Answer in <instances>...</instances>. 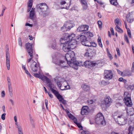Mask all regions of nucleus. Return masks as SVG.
<instances>
[{
    "mask_svg": "<svg viewBox=\"0 0 134 134\" xmlns=\"http://www.w3.org/2000/svg\"><path fill=\"white\" fill-rule=\"evenodd\" d=\"M65 57L67 63L64 61L59 59L55 62L54 63L62 67L66 66L67 64H69L73 60L75 59V53L73 51H71L70 52L65 54Z\"/></svg>",
    "mask_w": 134,
    "mask_h": 134,
    "instance_id": "nucleus-1",
    "label": "nucleus"
},
{
    "mask_svg": "<svg viewBox=\"0 0 134 134\" xmlns=\"http://www.w3.org/2000/svg\"><path fill=\"white\" fill-rule=\"evenodd\" d=\"M95 120L96 123L98 125H104L105 124L104 116L101 113H99L95 116Z\"/></svg>",
    "mask_w": 134,
    "mask_h": 134,
    "instance_id": "nucleus-2",
    "label": "nucleus"
},
{
    "mask_svg": "<svg viewBox=\"0 0 134 134\" xmlns=\"http://www.w3.org/2000/svg\"><path fill=\"white\" fill-rule=\"evenodd\" d=\"M26 48V50L29 55L30 56L31 58L29 59H27V62L28 63H29L32 60V61L33 62L34 60L32 59L33 58V49L32 48V44L28 42L26 43L25 44Z\"/></svg>",
    "mask_w": 134,
    "mask_h": 134,
    "instance_id": "nucleus-3",
    "label": "nucleus"
},
{
    "mask_svg": "<svg viewBox=\"0 0 134 134\" xmlns=\"http://www.w3.org/2000/svg\"><path fill=\"white\" fill-rule=\"evenodd\" d=\"M125 115V114H122L119 116L115 121L120 125H125L127 122V119Z\"/></svg>",
    "mask_w": 134,
    "mask_h": 134,
    "instance_id": "nucleus-4",
    "label": "nucleus"
},
{
    "mask_svg": "<svg viewBox=\"0 0 134 134\" xmlns=\"http://www.w3.org/2000/svg\"><path fill=\"white\" fill-rule=\"evenodd\" d=\"M69 65L74 69L77 70L78 69L79 66H83V63L82 62L76 60L74 59V60H73Z\"/></svg>",
    "mask_w": 134,
    "mask_h": 134,
    "instance_id": "nucleus-5",
    "label": "nucleus"
},
{
    "mask_svg": "<svg viewBox=\"0 0 134 134\" xmlns=\"http://www.w3.org/2000/svg\"><path fill=\"white\" fill-rule=\"evenodd\" d=\"M112 102V99L109 96L105 98L104 100V104L102 103L101 106L102 108H105L109 107L111 104Z\"/></svg>",
    "mask_w": 134,
    "mask_h": 134,
    "instance_id": "nucleus-6",
    "label": "nucleus"
},
{
    "mask_svg": "<svg viewBox=\"0 0 134 134\" xmlns=\"http://www.w3.org/2000/svg\"><path fill=\"white\" fill-rule=\"evenodd\" d=\"M37 7L39 11L44 13L46 11L48 6L45 3H42L37 5Z\"/></svg>",
    "mask_w": 134,
    "mask_h": 134,
    "instance_id": "nucleus-7",
    "label": "nucleus"
},
{
    "mask_svg": "<svg viewBox=\"0 0 134 134\" xmlns=\"http://www.w3.org/2000/svg\"><path fill=\"white\" fill-rule=\"evenodd\" d=\"M60 41L61 43L62 44H63V51L65 52H68L70 51V49H73L70 46L68 42L66 41Z\"/></svg>",
    "mask_w": 134,
    "mask_h": 134,
    "instance_id": "nucleus-8",
    "label": "nucleus"
},
{
    "mask_svg": "<svg viewBox=\"0 0 134 134\" xmlns=\"http://www.w3.org/2000/svg\"><path fill=\"white\" fill-rule=\"evenodd\" d=\"M80 39V41L82 44L85 46L89 47L91 45V44H90V45L87 44L86 43H87L86 40V37L84 35H79L77 37V40Z\"/></svg>",
    "mask_w": 134,
    "mask_h": 134,
    "instance_id": "nucleus-9",
    "label": "nucleus"
},
{
    "mask_svg": "<svg viewBox=\"0 0 134 134\" xmlns=\"http://www.w3.org/2000/svg\"><path fill=\"white\" fill-rule=\"evenodd\" d=\"M105 79H107L108 80L111 79L113 77V73L110 70H105L104 74Z\"/></svg>",
    "mask_w": 134,
    "mask_h": 134,
    "instance_id": "nucleus-10",
    "label": "nucleus"
},
{
    "mask_svg": "<svg viewBox=\"0 0 134 134\" xmlns=\"http://www.w3.org/2000/svg\"><path fill=\"white\" fill-rule=\"evenodd\" d=\"M73 27L72 24L66 22L64 24L63 26L61 28V30L62 31L65 32L68 30H70Z\"/></svg>",
    "mask_w": 134,
    "mask_h": 134,
    "instance_id": "nucleus-11",
    "label": "nucleus"
},
{
    "mask_svg": "<svg viewBox=\"0 0 134 134\" xmlns=\"http://www.w3.org/2000/svg\"><path fill=\"white\" fill-rule=\"evenodd\" d=\"M30 67L31 70L34 72H36L38 71V69L40 68L39 65L37 64L35 61L32 62L31 64Z\"/></svg>",
    "mask_w": 134,
    "mask_h": 134,
    "instance_id": "nucleus-12",
    "label": "nucleus"
},
{
    "mask_svg": "<svg viewBox=\"0 0 134 134\" xmlns=\"http://www.w3.org/2000/svg\"><path fill=\"white\" fill-rule=\"evenodd\" d=\"M89 28L88 26L86 25H83L80 26L77 29L78 32H83L87 31Z\"/></svg>",
    "mask_w": 134,
    "mask_h": 134,
    "instance_id": "nucleus-13",
    "label": "nucleus"
},
{
    "mask_svg": "<svg viewBox=\"0 0 134 134\" xmlns=\"http://www.w3.org/2000/svg\"><path fill=\"white\" fill-rule=\"evenodd\" d=\"M125 104L127 106L131 107L132 105V103L131 98L129 97H126L124 99Z\"/></svg>",
    "mask_w": 134,
    "mask_h": 134,
    "instance_id": "nucleus-14",
    "label": "nucleus"
},
{
    "mask_svg": "<svg viewBox=\"0 0 134 134\" xmlns=\"http://www.w3.org/2000/svg\"><path fill=\"white\" fill-rule=\"evenodd\" d=\"M6 57L7 67L8 70H9L10 69V62L9 54L7 51H6Z\"/></svg>",
    "mask_w": 134,
    "mask_h": 134,
    "instance_id": "nucleus-15",
    "label": "nucleus"
},
{
    "mask_svg": "<svg viewBox=\"0 0 134 134\" xmlns=\"http://www.w3.org/2000/svg\"><path fill=\"white\" fill-rule=\"evenodd\" d=\"M77 41L75 39H73L68 41L69 44L73 49L76 47V44H77Z\"/></svg>",
    "mask_w": 134,
    "mask_h": 134,
    "instance_id": "nucleus-16",
    "label": "nucleus"
},
{
    "mask_svg": "<svg viewBox=\"0 0 134 134\" xmlns=\"http://www.w3.org/2000/svg\"><path fill=\"white\" fill-rule=\"evenodd\" d=\"M129 124L130 126L128 129L129 132L128 134H132V132L134 128V121L133 122L129 121Z\"/></svg>",
    "mask_w": 134,
    "mask_h": 134,
    "instance_id": "nucleus-17",
    "label": "nucleus"
},
{
    "mask_svg": "<svg viewBox=\"0 0 134 134\" xmlns=\"http://www.w3.org/2000/svg\"><path fill=\"white\" fill-rule=\"evenodd\" d=\"M74 39L73 38H72L71 35H68L67 34V37H64V38H61L60 39V41H66L68 42L69 41L71 40Z\"/></svg>",
    "mask_w": 134,
    "mask_h": 134,
    "instance_id": "nucleus-18",
    "label": "nucleus"
},
{
    "mask_svg": "<svg viewBox=\"0 0 134 134\" xmlns=\"http://www.w3.org/2000/svg\"><path fill=\"white\" fill-rule=\"evenodd\" d=\"M86 68L91 69L92 67V62L90 60H86L83 63Z\"/></svg>",
    "mask_w": 134,
    "mask_h": 134,
    "instance_id": "nucleus-19",
    "label": "nucleus"
},
{
    "mask_svg": "<svg viewBox=\"0 0 134 134\" xmlns=\"http://www.w3.org/2000/svg\"><path fill=\"white\" fill-rule=\"evenodd\" d=\"M84 56L88 58L91 59L92 57V53L89 51H87L85 54Z\"/></svg>",
    "mask_w": 134,
    "mask_h": 134,
    "instance_id": "nucleus-20",
    "label": "nucleus"
},
{
    "mask_svg": "<svg viewBox=\"0 0 134 134\" xmlns=\"http://www.w3.org/2000/svg\"><path fill=\"white\" fill-rule=\"evenodd\" d=\"M81 2L84 9H86L87 8V3L86 0H81Z\"/></svg>",
    "mask_w": 134,
    "mask_h": 134,
    "instance_id": "nucleus-21",
    "label": "nucleus"
},
{
    "mask_svg": "<svg viewBox=\"0 0 134 134\" xmlns=\"http://www.w3.org/2000/svg\"><path fill=\"white\" fill-rule=\"evenodd\" d=\"M81 87L83 90L86 91H88L90 89V86L88 85H86L85 84L82 85Z\"/></svg>",
    "mask_w": 134,
    "mask_h": 134,
    "instance_id": "nucleus-22",
    "label": "nucleus"
},
{
    "mask_svg": "<svg viewBox=\"0 0 134 134\" xmlns=\"http://www.w3.org/2000/svg\"><path fill=\"white\" fill-rule=\"evenodd\" d=\"M127 112L129 115L130 116L134 114V109L133 108H130L128 110Z\"/></svg>",
    "mask_w": 134,
    "mask_h": 134,
    "instance_id": "nucleus-23",
    "label": "nucleus"
},
{
    "mask_svg": "<svg viewBox=\"0 0 134 134\" xmlns=\"http://www.w3.org/2000/svg\"><path fill=\"white\" fill-rule=\"evenodd\" d=\"M69 118L74 121V122L77 121V119L71 113H70L68 115Z\"/></svg>",
    "mask_w": 134,
    "mask_h": 134,
    "instance_id": "nucleus-24",
    "label": "nucleus"
},
{
    "mask_svg": "<svg viewBox=\"0 0 134 134\" xmlns=\"http://www.w3.org/2000/svg\"><path fill=\"white\" fill-rule=\"evenodd\" d=\"M113 117L115 121L117 120V119L120 116L118 114V112H114L113 114Z\"/></svg>",
    "mask_w": 134,
    "mask_h": 134,
    "instance_id": "nucleus-25",
    "label": "nucleus"
},
{
    "mask_svg": "<svg viewBox=\"0 0 134 134\" xmlns=\"http://www.w3.org/2000/svg\"><path fill=\"white\" fill-rule=\"evenodd\" d=\"M127 21L129 23H131L133 21V19H132L130 15H127L126 17Z\"/></svg>",
    "mask_w": 134,
    "mask_h": 134,
    "instance_id": "nucleus-26",
    "label": "nucleus"
},
{
    "mask_svg": "<svg viewBox=\"0 0 134 134\" xmlns=\"http://www.w3.org/2000/svg\"><path fill=\"white\" fill-rule=\"evenodd\" d=\"M47 84H48V87L50 88V90H51V89L53 88H54V87H53L54 85L52 83L50 79L49 80V81H48L47 82Z\"/></svg>",
    "mask_w": 134,
    "mask_h": 134,
    "instance_id": "nucleus-27",
    "label": "nucleus"
},
{
    "mask_svg": "<svg viewBox=\"0 0 134 134\" xmlns=\"http://www.w3.org/2000/svg\"><path fill=\"white\" fill-rule=\"evenodd\" d=\"M51 91L53 92V93L54 94L56 97L60 94L58 92L54 89L53 88L51 89Z\"/></svg>",
    "mask_w": 134,
    "mask_h": 134,
    "instance_id": "nucleus-28",
    "label": "nucleus"
},
{
    "mask_svg": "<svg viewBox=\"0 0 134 134\" xmlns=\"http://www.w3.org/2000/svg\"><path fill=\"white\" fill-rule=\"evenodd\" d=\"M40 78H41L42 80L45 81L46 82L49 81V79L48 78L44 76H41V77H40Z\"/></svg>",
    "mask_w": 134,
    "mask_h": 134,
    "instance_id": "nucleus-29",
    "label": "nucleus"
},
{
    "mask_svg": "<svg viewBox=\"0 0 134 134\" xmlns=\"http://www.w3.org/2000/svg\"><path fill=\"white\" fill-rule=\"evenodd\" d=\"M87 112V110H85L84 108H82L81 109V113L82 115L86 114Z\"/></svg>",
    "mask_w": 134,
    "mask_h": 134,
    "instance_id": "nucleus-30",
    "label": "nucleus"
},
{
    "mask_svg": "<svg viewBox=\"0 0 134 134\" xmlns=\"http://www.w3.org/2000/svg\"><path fill=\"white\" fill-rule=\"evenodd\" d=\"M110 3L113 5H116L118 4L116 0H109Z\"/></svg>",
    "mask_w": 134,
    "mask_h": 134,
    "instance_id": "nucleus-31",
    "label": "nucleus"
},
{
    "mask_svg": "<svg viewBox=\"0 0 134 134\" xmlns=\"http://www.w3.org/2000/svg\"><path fill=\"white\" fill-rule=\"evenodd\" d=\"M16 124L17 125L16 127L18 129L19 134L23 133L21 126H18V125H17L16 123Z\"/></svg>",
    "mask_w": 134,
    "mask_h": 134,
    "instance_id": "nucleus-32",
    "label": "nucleus"
},
{
    "mask_svg": "<svg viewBox=\"0 0 134 134\" xmlns=\"http://www.w3.org/2000/svg\"><path fill=\"white\" fill-rule=\"evenodd\" d=\"M74 123L79 128H80V130H82L83 129V127L81 125V123H77V121H75L74 122Z\"/></svg>",
    "mask_w": 134,
    "mask_h": 134,
    "instance_id": "nucleus-33",
    "label": "nucleus"
},
{
    "mask_svg": "<svg viewBox=\"0 0 134 134\" xmlns=\"http://www.w3.org/2000/svg\"><path fill=\"white\" fill-rule=\"evenodd\" d=\"M107 55L108 57L109 58L110 60L112 59L113 58V57L111 54L110 53L109 51L107 48Z\"/></svg>",
    "mask_w": 134,
    "mask_h": 134,
    "instance_id": "nucleus-34",
    "label": "nucleus"
},
{
    "mask_svg": "<svg viewBox=\"0 0 134 134\" xmlns=\"http://www.w3.org/2000/svg\"><path fill=\"white\" fill-rule=\"evenodd\" d=\"M115 29L116 31L118 32H119L120 33H122L123 32V30L119 27L118 25H117L115 27Z\"/></svg>",
    "mask_w": 134,
    "mask_h": 134,
    "instance_id": "nucleus-35",
    "label": "nucleus"
},
{
    "mask_svg": "<svg viewBox=\"0 0 134 134\" xmlns=\"http://www.w3.org/2000/svg\"><path fill=\"white\" fill-rule=\"evenodd\" d=\"M124 75L125 76H130L132 75V74L130 71H126L124 72Z\"/></svg>",
    "mask_w": 134,
    "mask_h": 134,
    "instance_id": "nucleus-36",
    "label": "nucleus"
},
{
    "mask_svg": "<svg viewBox=\"0 0 134 134\" xmlns=\"http://www.w3.org/2000/svg\"><path fill=\"white\" fill-rule=\"evenodd\" d=\"M110 82L108 81H105L104 80H102L101 81L102 85L104 86H106L109 84Z\"/></svg>",
    "mask_w": 134,
    "mask_h": 134,
    "instance_id": "nucleus-37",
    "label": "nucleus"
},
{
    "mask_svg": "<svg viewBox=\"0 0 134 134\" xmlns=\"http://www.w3.org/2000/svg\"><path fill=\"white\" fill-rule=\"evenodd\" d=\"M56 97L59 101L60 102L64 99V98L62 97V96L60 94L57 96Z\"/></svg>",
    "mask_w": 134,
    "mask_h": 134,
    "instance_id": "nucleus-38",
    "label": "nucleus"
},
{
    "mask_svg": "<svg viewBox=\"0 0 134 134\" xmlns=\"http://www.w3.org/2000/svg\"><path fill=\"white\" fill-rule=\"evenodd\" d=\"M99 64V61H97L96 62H93V67L94 66H96L98 67V66Z\"/></svg>",
    "mask_w": 134,
    "mask_h": 134,
    "instance_id": "nucleus-39",
    "label": "nucleus"
},
{
    "mask_svg": "<svg viewBox=\"0 0 134 134\" xmlns=\"http://www.w3.org/2000/svg\"><path fill=\"white\" fill-rule=\"evenodd\" d=\"M34 13H32V11H30L29 15L30 18L32 20L34 18Z\"/></svg>",
    "mask_w": 134,
    "mask_h": 134,
    "instance_id": "nucleus-40",
    "label": "nucleus"
},
{
    "mask_svg": "<svg viewBox=\"0 0 134 134\" xmlns=\"http://www.w3.org/2000/svg\"><path fill=\"white\" fill-rule=\"evenodd\" d=\"M120 23V20L118 18H116L115 21V25L117 26Z\"/></svg>",
    "mask_w": 134,
    "mask_h": 134,
    "instance_id": "nucleus-41",
    "label": "nucleus"
},
{
    "mask_svg": "<svg viewBox=\"0 0 134 134\" xmlns=\"http://www.w3.org/2000/svg\"><path fill=\"white\" fill-rule=\"evenodd\" d=\"M85 34L88 37L92 36V33L89 31L85 32Z\"/></svg>",
    "mask_w": 134,
    "mask_h": 134,
    "instance_id": "nucleus-42",
    "label": "nucleus"
},
{
    "mask_svg": "<svg viewBox=\"0 0 134 134\" xmlns=\"http://www.w3.org/2000/svg\"><path fill=\"white\" fill-rule=\"evenodd\" d=\"M29 117L30 118V123L32 125L34 124V121L33 119L32 118L30 114L29 115Z\"/></svg>",
    "mask_w": 134,
    "mask_h": 134,
    "instance_id": "nucleus-43",
    "label": "nucleus"
},
{
    "mask_svg": "<svg viewBox=\"0 0 134 134\" xmlns=\"http://www.w3.org/2000/svg\"><path fill=\"white\" fill-rule=\"evenodd\" d=\"M96 3V4L97 3H98V4L102 5H103V3L100 1L101 0H94Z\"/></svg>",
    "mask_w": 134,
    "mask_h": 134,
    "instance_id": "nucleus-44",
    "label": "nucleus"
},
{
    "mask_svg": "<svg viewBox=\"0 0 134 134\" xmlns=\"http://www.w3.org/2000/svg\"><path fill=\"white\" fill-rule=\"evenodd\" d=\"M32 5V2L30 0L29 1L28 3V7L29 8H31Z\"/></svg>",
    "mask_w": 134,
    "mask_h": 134,
    "instance_id": "nucleus-45",
    "label": "nucleus"
},
{
    "mask_svg": "<svg viewBox=\"0 0 134 134\" xmlns=\"http://www.w3.org/2000/svg\"><path fill=\"white\" fill-rule=\"evenodd\" d=\"M25 72L27 74V75L29 76L31 78L32 77V76L30 75L29 71L27 70H25Z\"/></svg>",
    "mask_w": 134,
    "mask_h": 134,
    "instance_id": "nucleus-46",
    "label": "nucleus"
},
{
    "mask_svg": "<svg viewBox=\"0 0 134 134\" xmlns=\"http://www.w3.org/2000/svg\"><path fill=\"white\" fill-rule=\"evenodd\" d=\"M65 88L63 89H62L61 88H60V89L62 90H65L67 89H69L70 88V87L69 85H68L67 86H65Z\"/></svg>",
    "mask_w": 134,
    "mask_h": 134,
    "instance_id": "nucleus-47",
    "label": "nucleus"
},
{
    "mask_svg": "<svg viewBox=\"0 0 134 134\" xmlns=\"http://www.w3.org/2000/svg\"><path fill=\"white\" fill-rule=\"evenodd\" d=\"M124 40H125V41H126L127 43H129V41L128 37L126 36V34L124 35Z\"/></svg>",
    "mask_w": 134,
    "mask_h": 134,
    "instance_id": "nucleus-48",
    "label": "nucleus"
},
{
    "mask_svg": "<svg viewBox=\"0 0 134 134\" xmlns=\"http://www.w3.org/2000/svg\"><path fill=\"white\" fill-rule=\"evenodd\" d=\"M127 31L128 34V36H129V37L130 38H131V36L130 30L129 29H128Z\"/></svg>",
    "mask_w": 134,
    "mask_h": 134,
    "instance_id": "nucleus-49",
    "label": "nucleus"
},
{
    "mask_svg": "<svg viewBox=\"0 0 134 134\" xmlns=\"http://www.w3.org/2000/svg\"><path fill=\"white\" fill-rule=\"evenodd\" d=\"M55 41L54 42L53 44L52 45V48L53 49H54L55 48L56 44Z\"/></svg>",
    "mask_w": 134,
    "mask_h": 134,
    "instance_id": "nucleus-50",
    "label": "nucleus"
},
{
    "mask_svg": "<svg viewBox=\"0 0 134 134\" xmlns=\"http://www.w3.org/2000/svg\"><path fill=\"white\" fill-rule=\"evenodd\" d=\"M98 25L99 28H100L102 27V23L101 21H98Z\"/></svg>",
    "mask_w": 134,
    "mask_h": 134,
    "instance_id": "nucleus-51",
    "label": "nucleus"
},
{
    "mask_svg": "<svg viewBox=\"0 0 134 134\" xmlns=\"http://www.w3.org/2000/svg\"><path fill=\"white\" fill-rule=\"evenodd\" d=\"M6 115L5 113L1 115V119L2 120H4L5 119V115Z\"/></svg>",
    "mask_w": 134,
    "mask_h": 134,
    "instance_id": "nucleus-52",
    "label": "nucleus"
},
{
    "mask_svg": "<svg viewBox=\"0 0 134 134\" xmlns=\"http://www.w3.org/2000/svg\"><path fill=\"white\" fill-rule=\"evenodd\" d=\"M34 76L35 77L40 78V75L39 74L37 73H35L34 74Z\"/></svg>",
    "mask_w": 134,
    "mask_h": 134,
    "instance_id": "nucleus-53",
    "label": "nucleus"
},
{
    "mask_svg": "<svg viewBox=\"0 0 134 134\" xmlns=\"http://www.w3.org/2000/svg\"><path fill=\"white\" fill-rule=\"evenodd\" d=\"M18 44L21 47H22V43L20 38L19 40Z\"/></svg>",
    "mask_w": 134,
    "mask_h": 134,
    "instance_id": "nucleus-54",
    "label": "nucleus"
},
{
    "mask_svg": "<svg viewBox=\"0 0 134 134\" xmlns=\"http://www.w3.org/2000/svg\"><path fill=\"white\" fill-rule=\"evenodd\" d=\"M57 84L58 85V86L60 88H61V86L62 85L61 83V82L60 81H58L57 82Z\"/></svg>",
    "mask_w": 134,
    "mask_h": 134,
    "instance_id": "nucleus-55",
    "label": "nucleus"
},
{
    "mask_svg": "<svg viewBox=\"0 0 134 134\" xmlns=\"http://www.w3.org/2000/svg\"><path fill=\"white\" fill-rule=\"evenodd\" d=\"M116 50L117 52V54L119 56H120V50L118 48H116Z\"/></svg>",
    "mask_w": 134,
    "mask_h": 134,
    "instance_id": "nucleus-56",
    "label": "nucleus"
},
{
    "mask_svg": "<svg viewBox=\"0 0 134 134\" xmlns=\"http://www.w3.org/2000/svg\"><path fill=\"white\" fill-rule=\"evenodd\" d=\"M45 103L46 105V107L47 109H48L47 106H48V100L47 99H45Z\"/></svg>",
    "mask_w": 134,
    "mask_h": 134,
    "instance_id": "nucleus-57",
    "label": "nucleus"
},
{
    "mask_svg": "<svg viewBox=\"0 0 134 134\" xmlns=\"http://www.w3.org/2000/svg\"><path fill=\"white\" fill-rule=\"evenodd\" d=\"M70 3H69V4L68 5V6H66L65 7H64L63 8H65L67 9H68L69 8V7L70 6V5L71 4V1L70 2Z\"/></svg>",
    "mask_w": 134,
    "mask_h": 134,
    "instance_id": "nucleus-58",
    "label": "nucleus"
},
{
    "mask_svg": "<svg viewBox=\"0 0 134 134\" xmlns=\"http://www.w3.org/2000/svg\"><path fill=\"white\" fill-rule=\"evenodd\" d=\"M132 71L134 72V62L132 64Z\"/></svg>",
    "mask_w": 134,
    "mask_h": 134,
    "instance_id": "nucleus-59",
    "label": "nucleus"
},
{
    "mask_svg": "<svg viewBox=\"0 0 134 134\" xmlns=\"http://www.w3.org/2000/svg\"><path fill=\"white\" fill-rule=\"evenodd\" d=\"M1 97H4L5 95V92L4 91H3L1 93Z\"/></svg>",
    "mask_w": 134,
    "mask_h": 134,
    "instance_id": "nucleus-60",
    "label": "nucleus"
},
{
    "mask_svg": "<svg viewBox=\"0 0 134 134\" xmlns=\"http://www.w3.org/2000/svg\"><path fill=\"white\" fill-rule=\"evenodd\" d=\"M48 94L50 97L52 98L53 97V95L52 94H51L50 92H47Z\"/></svg>",
    "mask_w": 134,
    "mask_h": 134,
    "instance_id": "nucleus-61",
    "label": "nucleus"
},
{
    "mask_svg": "<svg viewBox=\"0 0 134 134\" xmlns=\"http://www.w3.org/2000/svg\"><path fill=\"white\" fill-rule=\"evenodd\" d=\"M25 26H29L30 27H32V25L31 24L27 23H26L25 24Z\"/></svg>",
    "mask_w": 134,
    "mask_h": 134,
    "instance_id": "nucleus-62",
    "label": "nucleus"
},
{
    "mask_svg": "<svg viewBox=\"0 0 134 134\" xmlns=\"http://www.w3.org/2000/svg\"><path fill=\"white\" fill-rule=\"evenodd\" d=\"M22 66L23 69L25 71V70H27L25 65H24L23 64H22Z\"/></svg>",
    "mask_w": 134,
    "mask_h": 134,
    "instance_id": "nucleus-63",
    "label": "nucleus"
},
{
    "mask_svg": "<svg viewBox=\"0 0 134 134\" xmlns=\"http://www.w3.org/2000/svg\"><path fill=\"white\" fill-rule=\"evenodd\" d=\"M61 102H62V104H65L66 103V101L64 99Z\"/></svg>",
    "mask_w": 134,
    "mask_h": 134,
    "instance_id": "nucleus-64",
    "label": "nucleus"
}]
</instances>
